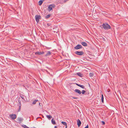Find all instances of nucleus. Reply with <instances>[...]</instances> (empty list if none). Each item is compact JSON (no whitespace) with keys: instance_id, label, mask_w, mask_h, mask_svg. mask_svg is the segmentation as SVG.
Listing matches in <instances>:
<instances>
[{"instance_id":"32","label":"nucleus","mask_w":128,"mask_h":128,"mask_svg":"<svg viewBox=\"0 0 128 128\" xmlns=\"http://www.w3.org/2000/svg\"><path fill=\"white\" fill-rule=\"evenodd\" d=\"M54 127V128H57V127L56 126H55Z\"/></svg>"},{"instance_id":"8","label":"nucleus","mask_w":128,"mask_h":128,"mask_svg":"<svg viewBox=\"0 0 128 128\" xmlns=\"http://www.w3.org/2000/svg\"><path fill=\"white\" fill-rule=\"evenodd\" d=\"M77 123L78 127H80L81 124V122L78 119L77 120Z\"/></svg>"},{"instance_id":"15","label":"nucleus","mask_w":128,"mask_h":128,"mask_svg":"<svg viewBox=\"0 0 128 128\" xmlns=\"http://www.w3.org/2000/svg\"><path fill=\"white\" fill-rule=\"evenodd\" d=\"M61 123L63 125H64L65 126H66V128L67 127V124H66V122H62Z\"/></svg>"},{"instance_id":"28","label":"nucleus","mask_w":128,"mask_h":128,"mask_svg":"<svg viewBox=\"0 0 128 128\" xmlns=\"http://www.w3.org/2000/svg\"><path fill=\"white\" fill-rule=\"evenodd\" d=\"M101 122L102 123V125H104L105 124V122L104 121H102Z\"/></svg>"},{"instance_id":"9","label":"nucleus","mask_w":128,"mask_h":128,"mask_svg":"<svg viewBox=\"0 0 128 128\" xmlns=\"http://www.w3.org/2000/svg\"><path fill=\"white\" fill-rule=\"evenodd\" d=\"M75 84H76V85H77V86L81 88H84L85 86H84L81 85L80 84H78L77 83H75Z\"/></svg>"},{"instance_id":"1","label":"nucleus","mask_w":128,"mask_h":128,"mask_svg":"<svg viewBox=\"0 0 128 128\" xmlns=\"http://www.w3.org/2000/svg\"><path fill=\"white\" fill-rule=\"evenodd\" d=\"M102 26V27L105 30H108L111 29L110 26L107 23H103Z\"/></svg>"},{"instance_id":"10","label":"nucleus","mask_w":128,"mask_h":128,"mask_svg":"<svg viewBox=\"0 0 128 128\" xmlns=\"http://www.w3.org/2000/svg\"><path fill=\"white\" fill-rule=\"evenodd\" d=\"M17 120L18 122L20 123L21 121H22L23 120V119L22 118L20 117H19L18 118Z\"/></svg>"},{"instance_id":"3","label":"nucleus","mask_w":128,"mask_h":128,"mask_svg":"<svg viewBox=\"0 0 128 128\" xmlns=\"http://www.w3.org/2000/svg\"><path fill=\"white\" fill-rule=\"evenodd\" d=\"M55 6L54 4H51L50 5L48 8V10L50 11L52 10V8H54Z\"/></svg>"},{"instance_id":"20","label":"nucleus","mask_w":128,"mask_h":128,"mask_svg":"<svg viewBox=\"0 0 128 128\" xmlns=\"http://www.w3.org/2000/svg\"><path fill=\"white\" fill-rule=\"evenodd\" d=\"M101 98L102 102L103 103L104 102V98L103 95L102 94Z\"/></svg>"},{"instance_id":"4","label":"nucleus","mask_w":128,"mask_h":128,"mask_svg":"<svg viewBox=\"0 0 128 128\" xmlns=\"http://www.w3.org/2000/svg\"><path fill=\"white\" fill-rule=\"evenodd\" d=\"M9 116L12 120H14L16 118V114H10L9 115Z\"/></svg>"},{"instance_id":"14","label":"nucleus","mask_w":128,"mask_h":128,"mask_svg":"<svg viewBox=\"0 0 128 128\" xmlns=\"http://www.w3.org/2000/svg\"><path fill=\"white\" fill-rule=\"evenodd\" d=\"M35 54L36 55H40L41 54V52H35Z\"/></svg>"},{"instance_id":"21","label":"nucleus","mask_w":128,"mask_h":128,"mask_svg":"<svg viewBox=\"0 0 128 128\" xmlns=\"http://www.w3.org/2000/svg\"><path fill=\"white\" fill-rule=\"evenodd\" d=\"M38 101V100H35L33 102L32 104H36V102Z\"/></svg>"},{"instance_id":"31","label":"nucleus","mask_w":128,"mask_h":128,"mask_svg":"<svg viewBox=\"0 0 128 128\" xmlns=\"http://www.w3.org/2000/svg\"><path fill=\"white\" fill-rule=\"evenodd\" d=\"M44 52H41V54H43L44 53Z\"/></svg>"},{"instance_id":"33","label":"nucleus","mask_w":128,"mask_h":128,"mask_svg":"<svg viewBox=\"0 0 128 128\" xmlns=\"http://www.w3.org/2000/svg\"><path fill=\"white\" fill-rule=\"evenodd\" d=\"M40 103H39V104L40 105Z\"/></svg>"},{"instance_id":"6","label":"nucleus","mask_w":128,"mask_h":128,"mask_svg":"<svg viewBox=\"0 0 128 128\" xmlns=\"http://www.w3.org/2000/svg\"><path fill=\"white\" fill-rule=\"evenodd\" d=\"M82 48V46L80 44H78L76 46L74 47V48L75 49L78 50Z\"/></svg>"},{"instance_id":"7","label":"nucleus","mask_w":128,"mask_h":128,"mask_svg":"<svg viewBox=\"0 0 128 128\" xmlns=\"http://www.w3.org/2000/svg\"><path fill=\"white\" fill-rule=\"evenodd\" d=\"M74 91L76 93L80 94H81L82 93V92L80 90L78 89H76L74 90Z\"/></svg>"},{"instance_id":"22","label":"nucleus","mask_w":128,"mask_h":128,"mask_svg":"<svg viewBox=\"0 0 128 128\" xmlns=\"http://www.w3.org/2000/svg\"><path fill=\"white\" fill-rule=\"evenodd\" d=\"M20 97L21 98L24 100H25L24 98L25 97H26V96L23 95H22Z\"/></svg>"},{"instance_id":"29","label":"nucleus","mask_w":128,"mask_h":128,"mask_svg":"<svg viewBox=\"0 0 128 128\" xmlns=\"http://www.w3.org/2000/svg\"><path fill=\"white\" fill-rule=\"evenodd\" d=\"M84 128H88V126L87 125V126L85 127Z\"/></svg>"},{"instance_id":"25","label":"nucleus","mask_w":128,"mask_h":128,"mask_svg":"<svg viewBox=\"0 0 128 128\" xmlns=\"http://www.w3.org/2000/svg\"><path fill=\"white\" fill-rule=\"evenodd\" d=\"M23 126L24 128H29L28 127V126H27L26 125H24Z\"/></svg>"},{"instance_id":"17","label":"nucleus","mask_w":128,"mask_h":128,"mask_svg":"<svg viewBox=\"0 0 128 128\" xmlns=\"http://www.w3.org/2000/svg\"><path fill=\"white\" fill-rule=\"evenodd\" d=\"M47 118L49 120H50L52 118V116L51 115H47L46 116Z\"/></svg>"},{"instance_id":"30","label":"nucleus","mask_w":128,"mask_h":128,"mask_svg":"<svg viewBox=\"0 0 128 128\" xmlns=\"http://www.w3.org/2000/svg\"><path fill=\"white\" fill-rule=\"evenodd\" d=\"M72 98H74V99H77V98H77L74 97H73Z\"/></svg>"},{"instance_id":"2","label":"nucleus","mask_w":128,"mask_h":128,"mask_svg":"<svg viewBox=\"0 0 128 128\" xmlns=\"http://www.w3.org/2000/svg\"><path fill=\"white\" fill-rule=\"evenodd\" d=\"M36 21L38 23L39 21V19H40L41 17L40 15H36L35 16Z\"/></svg>"},{"instance_id":"23","label":"nucleus","mask_w":128,"mask_h":128,"mask_svg":"<svg viewBox=\"0 0 128 128\" xmlns=\"http://www.w3.org/2000/svg\"><path fill=\"white\" fill-rule=\"evenodd\" d=\"M50 16V14H48V15H46L45 17H46V18H49Z\"/></svg>"},{"instance_id":"13","label":"nucleus","mask_w":128,"mask_h":128,"mask_svg":"<svg viewBox=\"0 0 128 128\" xmlns=\"http://www.w3.org/2000/svg\"><path fill=\"white\" fill-rule=\"evenodd\" d=\"M52 123L54 125L56 124V122L54 120L53 118L51 120Z\"/></svg>"},{"instance_id":"27","label":"nucleus","mask_w":128,"mask_h":128,"mask_svg":"<svg viewBox=\"0 0 128 128\" xmlns=\"http://www.w3.org/2000/svg\"><path fill=\"white\" fill-rule=\"evenodd\" d=\"M18 104L20 106H21V101L20 100H19L18 101Z\"/></svg>"},{"instance_id":"11","label":"nucleus","mask_w":128,"mask_h":128,"mask_svg":"<svg viewBox=\"0 0 128 128\" xmlns=\"http://www.w3.org/2000/svg\"><path fill=\"white\" fill-rule=\"evenodd\" d=\"M81 44L84 46H88L87 44L85 42H82Z\"/></svg>"},{"instance_id":"16","label":"nucleus","mask_w":128,"mask_h":128,"mask_svg":"<svg viewBox=\"0 0 128 128\" xmlns=\"http://www.w3.org/2000/svg\"><path fill=\"white\" fill-rule=\"evenodd\" d=\"M51 54V52L50 51H48L46 55V56L50 55Z\"/></svg>"},{"instance_id":"24","label":"nucleus","mask_w":128,"mask_h":128,"mask_svg":"<svg viewBox=\"0 0 128 128\" xmlns=\"http://www.w3.org/2000/svg\"><path fill=\"white\" fill-rule=\"evenodd\" d=\"M86 92V91L84 90H82V94H84Z\"/></svg>"},{"instance_id":"26","label":"nucleus","mask_w":128,"mask_h":128,"mask_svg":"<svg viewBox=\"0 0 128 128\" xmlns=\"http://www.w3.org/2000/svg\"><path fill=\"white\" fill-rule=\"evenodd\" d=\"M21 106H19V109L18 110V112H19L20 111V110H21Z\"/></svg>"},{"instance_id":"12","label":"nucleus","mask_w":128,"mask_h":128,"mask_svg":"<svg viewBox=\"0 0 128 128\" xmlns=\"http://www.w3.org/2000/svg\"><path fill=\"white\" fill-rule=\"evenodd\" d=\"M77 74L78 76L80 77H82L83 76V75L80 72L77 73Z\"/></svg>"},{"instance_id":"5","label":"nucleus","mask_w":128,"mask_h":128,"mask_svg":"<svg viewBox=\"0 0 128 128\" xmlns=\"http://www.w3.org/2000/svg\"><path fill=\"white\" fill-rule=\"evenodd\" d=\"M75 53L76 54L80 56L84 54V52L82 51H76L75 52Z\"/></svg>"},{"instance_id":"19","label":"nucleus","mask_w":128,"mask_h":128,"mask_svg":"<svg viewBox=\"0 0 128 128\" xmlns=\"http://www.w3.org/2000/svg\"><path fill=\"white\" fill-rule=\"evenodd\" d=\"M43 1L42 0H40L39 1L38 3L39 6H41L43 3Z\"/></svg>"},{"instance_id":"18","label":"nucleus","mask_w":128,"mask_h":128,"mask_svg":"<svg viewBox=\"0 0 128 128\" xmlns=\"http://www.w3.org/2000/svg\"><path fill=\"white\" fill-rule=\"evenodd\" d=\"M90 77H92L94 75V72H90Z\"/></svg>"}]
</instances>
